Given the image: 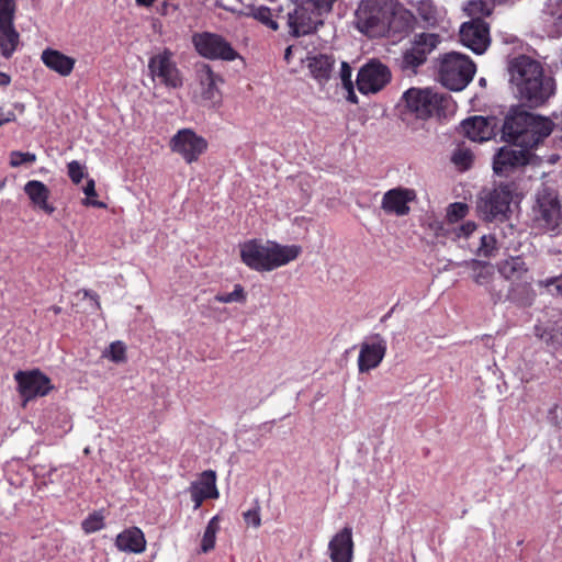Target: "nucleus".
<instances>
[{
  "mask_svg": "<svg viewBox=\"0 0 562 562\" xmlns=\"http://www.w3.org/2000/svg\"><path fill=\"white\" fill-rule=\"evenodd\" d=\"M413 15L396 0H360L353 25L369 38L403 37L412 29Z\"/></svg>",
  "mask_w": 562,
  "mask_h": 562,
  "instance_id": "obj_1",
  "label": "nucleus"
},
{
  "mask_svg": "<svg viewBox=\"0 0 562 562\" xmlns=\"http://www.w3.org/2000/svg\"><path fill=\"white\" fill-rule=\"evenodd\" d=\"M508 70L520 99L529 106H540L554 94V79L544 75L539 61L520 55L510 60Z\"/></svg>",
  "mask_w": 562,
  "mask_h": 562,
  "instance_id": "obj_2",
  "label": "nucleus"
},
{
  "mask_svg": "<svg viewBox=\"0 0 562 562\" xmlns=\"http://www.w3.org/2000/svg\"><path fill=\"white\" fill-rule=\"evenodd\" d=\"M302 248L299 245H280L277 241L250 239L240 245V259L249 269L268 272L295 260Z\"/></svg>",
  "mask_w": 562,
  "mask_h": 562,
  "instance_id": "obj_3",
  "label": "nucleus"
},
{
  "mask_svg": "<svg viewBox=\"0 0 562 562\" xmlns=\"http://www.w3.org/2000/svg\"><path fill=\"white\" fill-rule=\"evenodd\" d=\"M531 222L532 227L542 233H557L562 224V204L554 190L543 188L537 193Z\"/></svg>",
  "mask_w": 562,
  "mask_h": 562,
  "instance_id": "obj_4",
  "label": "nucleus"
},
{
  "mask_svg": "<svg viewBox=\"0 0 562 562\" xmlns=\"http://www.w3.org/2000/svg\"><path fill=\"white\" fill-rule=\"evenodd\" d=\"M474 63L467 56L458 53L446 54L440 63L439 77L441 83L450 90L460 91L473 79Z\"/></svg>",
  "mask_w": 562,
  "mask_h": 562,
  "instance_id": "obj_5",
  "label": "nucleus"
},
{
  "mask_svg": "<svg viewBox=\"0 0 562 562\" xmlns=\"http://www.w3.org/2000/svg\"><path fill=\"white\" fill-rule=\"evenodd\" d=\"M407 110L417 119L426 120L432 115L440 116L448 108L449 99L430 89L411 88L403 94Z\"/></svg>",
  "mask_w": 562,
  "mask_h": 562,
  "instance_id": "obj_6",
  "label": "nucleus"
},
{
  "mask_svg": "<svg viewBox=\"0 0 562 562\" xmlns=\"http://www.w3.org/2000/svg\"><path fill=\"white\" fill-rule=\"evenodd\" d=\"M512 201V184H501L491 191L482 193L477 201V212L485 221L503 222L508 217Z\"/></svg>",
  "mask_w": 562,
  "mask_h": 562,
  "instance_id": "obj_7",
  "label": "nucleus"
},
{
  "mask_svg": "<svg viewBox=\"0 0 562 562\" xmlns=\"http://www.w3.org/2000/svg\"><path fill=\"white\" fill-rule=\"evenodd\" d=\"M192 43L198 54L206 59L233 61L240 57L232 44L216 33H195Z\"/></svg>",
  "mask_w": 562,
  "mask_h": 562,
  "instance_id": "obj_8",
  "label": "nucleus"
},
{
  "mask_svg": "<svg viewBox=\"0 0 562 562\" xmlns=\"http://www.w3.org/2000/svg\"><path fill=\"white\" fill-rule=\"evenodd\" d=\"M322 25L321 12L316 10V4L312 0L296 3L293 10L288 12V26L294 37L312 34Z\"/></svg>",
  "mask_w": 562,
  "mask_h": 562,
  "instance_id": "obj_9",
  "label": "nucleus"
},
{
  "mask_svg": "<svg viewBox=\"0 0 562 562\" xmlns=\"http://www.w3.org/2000/svg\"><path fill=\"white\" fill-rule=\"evenodd\" d=\"M148 70L154 80L167 88L177 89L183 85L181 71L169 48H164L149 58Z\"/></svg>",
  "mask_w": 562,
  "mask_h": 562,
  "instance_id": "obj_10",
  "label": "nucleus"
},
{
  "mask_svg": "<svg viewBox=\"0 0 562 562\" xmlns=\"http://www.w3.org/2000/svg\"><path fill=\"white\" fill-rule=\"evenodd\" d=\"M195 79L199 86L201 104L209 108H218L222 103L220 85L224 82L223 77L215 72L211 65L199 63L195 65Z\"/></svg>",
  "mask_w": 562,
  "mask_h": 562,
  "instance_id": "obj_11",
  "label": "nucleus"
},
{
  "mask_svg": "<svg viewBox=\"0 0 562 562\" xmlns=\"http://www.w3.org/2000/svg\"><path fill=\"white\" fill-rule=\"evenodd\" d=\"M169 147L187 164H193L207 150L209 143L192 128H181L170 138Z\"/></svg>",
  "mask_w": 562,
  "mask_h": 562,
  "instance_id": "obj_12",
  "label": "nucleus"
},
{
  "mask_svg": "<svg viewBox=\"0 0 562 562\" xmlns=\"http://www.w3.org/2000/svg\"><path fill=\"white\" fill-rule=\"evenodd\" d=\"M391 80L387 66L379 60H371L362 66L357 76V88L363 94L376 93Z\"/></svg>",
  "mask_w": 562,
  "mask_h": 562,
  "instance_id": "obj_13",
  "label": "nucleus"
},
{
  "mask_svg": "<svg viewBox=\"0 0 562 562\" xmlns=\"http://www.w3.org/2000/svg\"><path fill=\"white\" fill-rule=\"evenodd\" d=\"M14 380L18 383L20 395L25 401L45 396L53 390L50 379L38 369L18 371L14 374Z\"/></svg>",
  "mask_w": 562,
  "mask_h": 562,
  "instance_id": "obj_14",
  "label": "nucleus"
},
{
  "mask_svg": "<svg viewBox=\"0 0 562 562\" xmlns=\"http://www.w3.org/2000/svg\"><path fill=\"white\" fill-rule=\"evenodd\" d=\"M532 157L527 147L518 145L502 147L494 156L493 170L498 176H508L517 168L529 164Z\"/></svg>",
  "mask_w": 562,
  "mask_h": 562,
  "instance_id": "obj_15",
  "label": "nucleus"
},
{
  "mask_svg": "<svg viewBox=\"0 0 562 562\" xmlns=\"http://www.w3.org/2000/svg\"><path fill=\"white\" fill-rule=\"evenodd\" d=\"M461 43L475 54H483L491 43L490 25L480 16L462 24Z\"/></svg>",
  "mask_w": 562,
  "mask_h": 562,
  "instance_id": "obj_16",
  "label": "nucleus"
},
{
  "mask_svg": "<svg viewBox=\"0 0 562 562\" xmlns=\"http://www.w3.org/2000/svg\"><path fill=\"white\" fill-rule=\"evenodd\" d=\"M387 350L386 340L375 334L369 340L361 342L358 356V370L360 373H367L380 366Z\"/></svg>",
  "mask_w": 562,
  "mask_h": 562,
  "instance_id": "obj_17",
  "label": "nucleus"
},
{
  "mask_svg": "<svg viewBox=\"0 0 562 562\" xmlns=\"http://www.w3.org/2000/svg\"><path fill=\"white\" fill-rule=\"evenodd\" d=\"M531 120L532 113L518 108L510 110L503 125V137L505 140L514 145L522 146Z\"/></svg>",
  "mask_w": 562,
  "mask_h": 562,
  "instance_id": "obj_18",
  "label": "nucleus"
},
{
  "mask_svg": "<svg viewBox=\"0 0 562 562\" xmlns=\"http://www.w3.org/2000/svg\"><path fill=\"white\" fill-rule=\"evenodd\" d=\"M499 289H496V285L494 284L490 290V294L495 304L502 301H510L518 305L530 304L533 291L526 278L522 280L510 281V285L506 293L504 292V281L499 280Z\"/></svg>",
  "mask_w": 562,
  "mask_h": 562,
  "instance_id": "obj_19",
  "label": "nucleus"
},
{
  "mask_svg": "<svg viewBox=\"0 0 562 562\" xmlns=\"http://www.w3.org/2000/svg\"><path fill=\"white\" fill-rule=\"evenodd\" d=\"M416 192L414 189L396 187L386 191L382 198L381 209L386 214L405 216L409 213V203L415 201Z\"/></svg>",
  "mask_w": 562,
  "mask_h": 562,
  "instance_id": "obj_20",
  "label": "nucleus"
},
{
  "mask_svg": "<svg viewBox=\"0 0 562 562\" xmlns=\"http://www.w3.org/2000/svg\"><path fill=\"white\" fill-rule=\"evenodd\" d=\"M440 43V36L432 33H420L415 36L413 46L404 54V63L413 68L423 65L427 56Z\"/></svg>",
  "mask_w": 562,
  "mask_h": 562,
  "instance_id": "obj_21",
  "label": "nucleus"
},
{
  "mask_svg": "<svg viewBox=\"0 0 562 562\" xmlns=\"http://www.w3.org/2000/svg\"><path fill=\"white\" fill-rule=\"evenodd\" d=\"M189 493L192 502L194 503L193 508L195 510L202 506L204 501L218 498L220 493L216 486L215 471H203L198 480L191 482Z\"/></svg>",
  "mask_w": 562,
  "mask_h": 562,
  "instance_id": "obj_22",
  "label": "nucleus"
},
{
  "mask_svg": "<svg viewBox=\"0 0 562 562\" xmlns=\"http://www.w3.org/2000/svg\"><path fill=\"white\" fill-rule=\"evenodd\" d=\"M353 550L352 528L349 526L338 531L328 543L331 562H352Z\"/></svg>",
  "mask_w": 562,
  "mask_h": 562,
  "instance_id": "obj_23",
  "label": "nucleus"
},
{
  "mask_svg": "<svg viewBox=\"0 0 562 562\" xmlns=\"http://www.w3.org/2000/svg\"><path fill=\"white\" fill-rule=\"evenodd\" d=\"M41 60L49 70L55 71L61 77H68L76 65L74 57L49 47L42 52Z\"/></svg>",
  "mask_w": 562,
  "mask_h": 562,
  "instance_id": "obj_24",
  "label": "nucleus"
},
{
  "mask_svg": "<svg viewBox=\"0 0 562 562\" xmlns=\"http://www.w3.org/2000/svg\"><path fill=\"white\" fill-rule=\"evenodd\" d=\"M553 130L551 120L532 114L529 122L526 139L521 147H527L530 151L547 138Z\"/></svg>",
  "mask_w": 562,
  "mask_h": 562,
  "instance_id": "obj_25",
  "label": "nucleus"
},
{
  "mask_svg": "<svg viewBox=\"0 0 562 562\" xmlns=\"http://www.w3.org/2000/svg\"><path fill=\"white\" fill-rule=\"evenodd\" d=\"M24 192L35 207L42 210L48 215H52L55 212V206L48 202L50 190L42 181H27L24 186Z\"/></svg>",
  "mask_w": 562,
  "mask_h": 562,
  "instance_id": "obj_26",
  "label": "nucleus"
},
{
  "mask_svg": "<svg viewBox=\"0 0 562 562\" xmlns=\"http://www.w3.org/2000/svg\"><path fill=\"white\" fill-rule=\"evenodd\" d=\"M115 547L122 552L142 553L146 549L144 532L138 527H131L116 536Z\"/></svg>",
  "mask_w": 562,
  "mask_h": 562,
  "instance_id": "obj_27",
  "label": "nucleus"
},
{
  "mask_svg": "<svg viewBox=\"0 0 562 562\" xmlns=\"http://www.w3.org/2000/svg\"><path fill=\"white\" fill-rule=\"evenodd\" d=\"M467 266L471 270L472 279L477 285L485 286L488 292L494 284L496 289H499L501 279L495 280V270L490 262L473 259L467 262Z\"/></svg>",
  "mask_w": 562,
  "mask_h": 562,
  "instance_id": "obj_28",
  "label": "nucleus"
},
{
  "mask_svg": "<svg viewBox=\"0 0 562 562\" xmlns=\"http://www.w3.org/2000/svg\"><path fill=\"white\" fill-rule=\"evenodd\" d=\"M465 136L473 142H484L492 137L493 131L487 119L473 116L462 122Z\"/></svg>",
  "mask_w": 562,
  "mask_h": 562,
  "instance_id": "obj_29",
  "label": "nucleus"
},
{
  "mask_svg": "<svg viewBox=\"0 0 562 562\" xmlns=\"http://www.w3.org/2000/svg\"><path fill=\"white\" fill-rule=\"evenodd\" d=\"M335 66L333 55L318 54L308 58V69L314 79L319 83H326L331 76Z\"/></svg>",
  "mask_w": 562,
  "mask_h": 562,
  "instance_id": "obj_30",
  "label": "nucleus"
},
{
  "mask_svg": "<svg viewBox=\"0 0 562 562\" xmlns=\"http://www.w3.org/2000/svg\"><path fill=\"white\" fill-rule=\"evenodd\" d=\"M498 272L503 277V281H517L526 278L528 267L520 256L509 257L498 263Z\"/></svg>",
  "mask_w": 562,
  "mask_h": 562,
  "instance_id": "obj_31",
  "label": "nucleus"
},
{
  "mask_svg": "<svg viewBox=\"0 0 562 562\" xmlns=\"http://www.w3.org/2000/svg\"><path fill=\"white\" fill-rule=\"evenodd\" d=\"M20 43V34L14 24L0 26V53L4 58H10L16 50Z\"/></svg>",
  "mask_w": 562,
  "mask_h": 562,
  "instance_id": "obj_32",
  "label": "nucleus"
},
{
  "mask_svg": "<svg viewBox=\"0 0 562 562\" xmlns=\"http://www.w3.org/2000/svg\"><path fill=\"white\" fill-rule=\"evenodd\" d=\"M417 13L430 26L437 25L441 19L440 9L431 0H420L417 5Z\"/></svg>",
  "mask_w": 562,
  "mask_h": 562,
  "instance_id": "obj_33",
  "label": "nucleus"
},
{
  "mask_svg": "<svg viewBox=\"0 0 562 562\" xmlns=\"http://www.w3.org/2000/svg\"><path fill=\"white\" fill-rule=\"evenodd\" d=\"M220 529L218 517H212L204 530L203 538L201 541V551L204 553L210 552L215 547L216 533Z\"/></svg>",
  "mask_w": 562,
  "mask_h": 562,
  "instance_id": "obj_34",
  "label": "nucleus"
},
{
  "mask_svg": "<svg viewBox=\"0 0 562 562\" xmlns=\"http://www.w3.org/2000/svg\"><path fill=\"white\" fill-rule=\"evenodd\" d=\"M247 294L241 284H235L234 290L229 293H217L214 296V301L218 303H245Z\"/></svg>",
  "mask_w": 562,
  "mask_h": 562,
  "instance_id": "obj_35",
  "label": "nucleus"
},
{
  "mask_svg": "<svg viewBox=\"0 0 562 562\" xmlns=\"http://www.w3.org/2000/svg\"><path fill=\"white\" fill-rule=\"evenodd\" d=\"M451 161L460 171H465L471 168L473 164V154L468 148H457L452 156Z\"/></svg>",
  "mask_w": 562,
  "mask_h": 562,
  "instance_id": "obj_36",
  "label": "nucleus"
},
{
  "mask_svg": "<svg viewBox=\"0 0 562 562\" xmlns=\"http://www.w3.org/2000/svg\"><path fill=\"white\" fill-rule=\"evenodd\" d=\"M25 105L20 102L0 106V127L16 121V113L23 114Z\"/></svg>",
  "mask_w": 562,
  "mask_h": 562,
  "instance_id": "obj_37",
  "label": "nucleus"
},
{
  "mask_svg": "<svg viewBox=\"0 0 562 562\" xmlns=\"http://www.w3.org/2000/svg\"><path fill=\"white\" fill-rule=\"evenodd\" d=\"M104 526V516L101 512H93L89 514L81 522V528L87 535L97 532L103 529Z\"/></svg>",
  "mask_w": 562,
  "mask_h": 562,
  "instance_id": "obj_38",
  "label": "nucleus"
},
{
  "mask_svg": "<svg viewBox=\"0 0 562 562\" xmlns=\"http://www.w3.org/2000/svg\"><path fill=\"white\" fill-rule=\"evenodd\" d=\"M251 15L265 24L267 27L271 29L272 31H277L279 29L278 22L273 19V14L270 8L260 5L257 8H254L251 10Z\"/></svg>",
  "mask_w": 562,
  "mask_h": 562,
  "instance_id": "obj_39",
  "label": "nucleus"
},
{
  "mask_svg": "<svg viewBox=\"0 0 562 562\" xmlns=\"http://www.w3.org/2000/svg\"><path fill=\"white\" fill-rule=\"evenodd\" d=\"M104 357L110 358L115 363L126 361V347L124 342L116 340L110 344L109 349L104 352Z\"/></svg>",
  "mask_w": 562,
  "mask_h": 562,
  "instance_id": "obj_40",
  "label": "nucleus"
},
{
  "mask_svg": "<svg viewBox=\"0 0 562 562\" xmlns=\"http://www.w3.org/2000/svg\"><path fill=\"white\" fill-rule=\"evenodd\" d=\"M83 193L86 194V199L82 201L86 206H93L99 209H105L106 204L99 200H93L91 198L97 196L95 183L93 179H89L83 187Z\"/></svg>",
  "mask_w": 562,
  "mask_h": 562,
  "instance_id": "obj_41",
  "label": "nucleus"
},
{
  "mask_svg": "<svg viewBox=\"0 0 562 562\" xmlns=\"http://www.w3.org/2000/svg\"><path fill=\"white\" fill-rule=\"evenodd\" d=\"M469 213V206L462 202H456L449 205L447 210V218L451 223L463 220Z\"/></svg>",
  "mask_w": 562,
  "mask_h": 562,
  "instance_id": "obj_42",
  "label": "nucleus"
},
{
  "mask_svg": "<svg viewBox=\"0 0 562 562\" xmlns=\"http://www.w3.org/2000/svg\"><path fill=\"white\" fill-rule=\"evenodd\" d=\"M14 12L15 3L13 0H0V26L13 23Z\"/></svg>",
  "mask_w": 562,
  "mask_h": 562,
  "instance_id": "obj_43",
  "label": "nucleus"
},
{
  "mask_svg": "<svg viewBox=\"0 0 562 562\" xmlns=\"http://www.w3.org/2000/svg\"><path fill=\"white\" fill-rule=\"evenodd\" d=\"M493 5L485 0H473L468 4V11L471 15L488 16L493 12Z\"/></svg>",
  "mask_w": 562,
  "mask_h": 562,
  "instance_id": "obj_44",
  "label": "nucleus"
},
{
  "mask_svg": "<svg viewBox=\"0 0 562 562\" xmlns=\"http://www.w3.org/2000/svg\"><path fill=\"white\" fill-rule=\"evenodd\" d=\"M36 160V155L33 153L12 151L10 154V166L13 168L20 167L24 164H33Z\"/></svg>",
  "mask_w": 562,
  "mask_h": 562,
  "instance_id": "obj_45",
  "label": "nucleus"
},
{
  "mask_svg": "<svg viewBox=\"0 0 562 562\" xmlns=\"http://www.w3.org/2000/svg\"><path fill=\"white\" fill-rule=\"evenodd\" d=\"M496 244H497V240L493 235H491V234L483 235L481 237V245L479 248V254L484 257L493 256L494 251L496 250Z\"/></svg>",
  "mask_w": 562,
  "mask_h": 562,
  "instance_id": "obj_46",
  "label": "nucleus"
},
{
  "mask_svg": "<svg viewBox=\"0 0 562 562\" xmlns=\"http://www.w3.org/2000/svg\"><path fill=\"white\" fill-rule=\"evenodd\" d=\"M68 176L75 184H79L85 178V168L77 160H72L67 165Z\"/></svg>",
  "mask_w": 562,
  "mask_h": 562,
  "instance_id": "obj_47",
  "label": "nucleus"
},
{
  "mask_svg": "<svg viewBox=\"0 0 562 562\" xmlns=\"http://www.w3.org/2000/svg\"><path fill=\"white\" fill-rule=\"evenodd\" d=\"M351 75H352L351 67L349 66V64L347 61H342L341 67H340V78H341V82H342L344 87L353 85L352 80H351Z\"/></svg>",
  "mask_w": 562,
  "mask_h": 562,
  "instance_id": "obj_48",
  "label": "nucleus"
},
{
  "mask_svg": "<svg viewBox=\"0 0 562 562\" xmlns=\"http://www.w3.org/2000/svg\"><path fill=\"white\" fill-rule=\"evenodd\" d=\"M244 519L247 524H251L256 528L260 527L261 525V519L258 509H250L244 513Z\"/></svg>",
  "mask_w": 562,
  "mask_h": 562,
  "instance_id": "obj_49",
  "label": "nucleus"
},
{
  "mask_svg": "<svg viewBox=\"0 0 562 562\" xmlns=\"http://www.w3.org/2000/svg\"><path fill=\"white\" fill-rule=\"evenodd\" d=\"M336 1L337 0H312L322 16L324 13H329L333 10V5Z\"/></svg>",
  "mask_w": 562,
  "mask_h": 562,
  "instance_id": "obj_50",
  "label": "nucleus"
},
{
  "mask_svg": "<svg viewBox=\"0 0 562 562\" xmlns=\"http://www.w3.org/2000/svg\"><path fill=\"white\" fill-rule=\"evenodd\" d=\"M476 229V224L474 222H465L460 225L459 233L457 234L459 237H469Z\"/></svg>",
  "mask_w": 562,
  "mask_h": 562,
  "instance_id": "obj_51",
  "label": "nucleus"
},
{
  "mask_svg": "<svg viewBox=\"0 0 562 562\" xmlns=\"http://www.w3.org/2000/svg\"><path fill=\"white\" fill-rule=\"evenodd\" d=\"M81 292L83 293L85 297H89L90 300H92L94 302L97 310L101 308L98 293L90 291V290H82Z\"/></svg>",
  "mask_w": 562,
  "mask_h": 562,
  "instance_id": "obj_52",
  "label": "nucleus"
},
{
  "mask_svg": "<svg viewBox=\"0 0 562 562\" xmlns=\"http://www.w3.org/2000/svg\"><path fill=\"white\" fill-rule=\"evenodd\" d=\"M344 88L347 91V95H346L347 101H349L350 103L357 104L358 103V97H357V94L355 92L353 85L347 86V87H344Z\"/></svg>",
  "mask_w": 562,
  "mask_h": 562,
  "instance_id": "obj_53",
  "label": "nucleus"
},
{
  "mask_svg": "<svg viewBox=\"0 0 562 562\" xmlns=\"http://www.w3.org/2000/svg\"><path fill=\"white\" fill-rule=\"evenodd\" d=\"M10 82L11 77L5 72L0 71V87H7L10 85Z\"/></svg>",
  "mask_w": 562,
  "mask_h": 562,
  "instance_id": "obj_54",
  "label": "nucleus"
},
{
  "mask_svg": "<svg viewBox=\"0 0 562 562\" xmlns=\"http://www.w3.org/2000/svg\"><path fill=\"white\" fill-rule=\"evenodd\" d=\"M170 8H171V4L168 3L167 1H164L161 3V5L158 8V12L161 13L162 15H166V14H168V11Z\"/></svg>",
  "mask_w": 562,
  "mask_h": 562,
  "instance_id": "obj_55",
  "label": "nucleus"
},
{
  "mask_svg": "<svg viewBox=\"0 0 562 562\" xmlns=\"http://www.w3.org/2000/svg\"><path fill=\"white\" fill-rule=\"evenodd\" d=\"M135 1H136L137 5L146 7V8L150 7L155 2V0H135Z\"/></svg>",
  "mask_w": 562,
  "mask_h": 562,
  "instance_id": "obj_56",
  "label": "nucleus"
},
{
  "mask_svg": "<svg viewBox=\"0 0 562 562\" xmlns=\"http://www.w3.org/2000/svg\"><path fill=\"white\" fill-rule=\"evenodd\" d=\"M49 310H50L54 314H56V315L60 314V313H61V311H63V310H61V307H60V306H58V305H53V306H50V308H49Z\"/></svg>",
  "mask_w": 562,
  "mask_h": 562,
  "instance_id": "obj_57",
  "label": "nucleus"
},
{
  "mask_svg": "<svg viewBox=\"0 0 562 562\" xmlns=\"http://www.w3.org/2000/svg\"><path fill=\"white\" fill-rule=\"evenodd\" d=\"M509 0H492L493 4H504L508 2Z\"/></svg>",
  "mask_w": 562,
  "mask_h": 562,
  "instance_id": "obj_58",
  "label": "nucleus"
},
{
  "mask_svg": "<svg viewBox=\"0 0 562 562\" xmlns=\"http://www.w3.org/2000/svg\"><path fill=\"white\" fill-rule=\"evenodd\" d=\"M557 290L562 295V281L558 284Z\"/></svg>",
  "mask_w": 562,
  "mask_h": 562,
  "instance_id": "obj_59",
  "label": "nucleus"
},
{
  "mask_svg": "<svg viewBox=\"0 0 562 562\" xmlns=\"http://www.w3.org/2000/svg\"><path fill=\"white\" fill-rule=\"evenodd\" d=\"M290 53H291V48H290V47H288V48H286V52H285V57H286V58H288V56L290 55Z\"/></svg>",
  "mask_w": 562,
  "mask_h": 562,
  "instance_id": "obj_60",
  "label": "nucleus"
}]
</instances>
